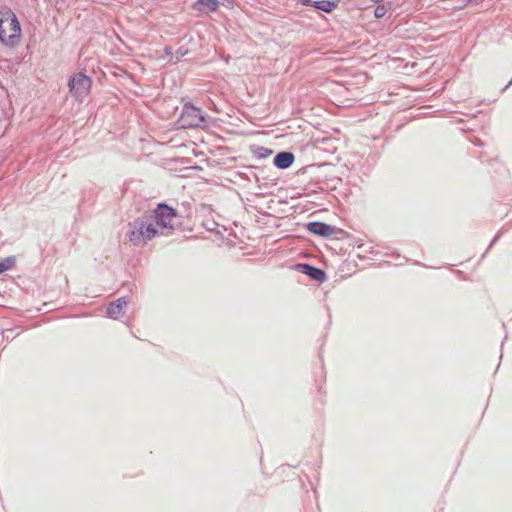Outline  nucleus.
Listing matches in <instances>:
<instances>
[{"label": "nucleus", "mask_w": 512, "mask_h": 512, "mask_svg": "<svg viewBox=\"0 0 512 512\" xmlns=\"http://www.w3.org/2000/svg\"><path fill=\"white\" fill-rule=\"evenodd\" d=\"M150 216L160 235L165 236L175 229L178 212L166 203H159Z\"/></svg>", "instance_id": "nucleus-3"}, {"label": "nucleus", "mask_w": 512, "mask_h": 512, "mask_svg": "<svg viewBox=\"0 0 512 512\" xmlns=\"http://www.w3.org/2000/svg\"><path fill=\"white\" fill-rule=\"evenodd\" d=\"M219 2L217 0H197L193 4V9L203 12L212 13L218 10Z\"/></svg>", "instance_id": "nucleus-8"}, {"label": "nucleus", "mask_w": 512, "mask_h": 512, "mask_svg": "<svg viewBox=\"0 0 512 512\" xmlns=\"http://www.w3.org/2000/svg\"><path fill=\"white\" fill-rule=\"evenodd\" d=\"M181 120L183 125L192 127L198 126L203 121V118L199 109L192 106H186L183 110Z\"/></svg>", "instance_id": "nucleus-5"}, {"label": "nucleus", "mask_w": 512, "mask_h": 512, "mask_svg": "<svg viewBox=\"0 0 512 512\" xmlns=\"http://www.w3.org/2000/svg\"><path fill=\"white\" fill-rule=\"evenodd\" d=\"M294 162V155L290 152H280L274 158V165L280 169H286Z\"/></svg>", "instance_id": "nucleus-9"}, {"label": "nucleus", "mask_w": 512, "mask_h": 512, "mask_svg": "<svg viewBox=\"0 0 512 512\" xmlns=\"http://www.w3.org/2000/svg\"><path fill=\"white\" fill-rule=\"evenodd\" d=\"M386 12H387V9L385 8V6H382V5L377 6L374 10V16L376 18H382L385 16Z\"/></svg>", "instance_id": "nucleus-14"}, {"label": "nucleus", "mask_w": 512, "mask_h": 512, "mask_svg": "<svg viewBox=\"0 0 512 512\" xmlns=\"http://www.w3.org/2000/svg\"><path fill=\"white\" fill-rule=\"evenodd\" d=\"M252 151L256 156H258L260 158H266L273 153V151L271 149H268L263 146H257L255 148H253Z\"/></svg>", "instance_id": "nucleus-12"}, {"label": "nucleus", "mask_w": 512, "mask_h": 512, "mask_svg": "<svg viewBox=\"0 0 512 512\" xmlns=\"http://www.w3.org/2000/svg\"><path fill=\"white\" fill-rule=\"evenodd\" d=\"M92 80L90 77L79 73L69 81V90L73 97L82 101L90 92Z\"/></svg>", "instance_id": "nucleus-4"}, {"label": "nucleus", "mask_w": 512, "mask_h": 512, "mask_svg": "<svg viewBox=\"0 0 512 512\" xmlns=\"http://www.w3.org/2000/svg\"><path fill=\"white\" fill-rule=\"evenodd\" d=\"M154 225L150 215L135 219L129 224L128 240L133 245L139 246L146 244L157 236H161Z\"/></svg>", "instance_id": "nucleus-1"}, {"label": "nucleus", "mask_w": 512, "mask_h": 512, "mask_svg": "<svg viewBox=\"0 0 512 512\" xmlns=\"http://www.w3.org/2000/svg\"><path fill=\"white\" fill-rule=\"evenodd\" d=\"M307 230L315 235L330 237L335 233V228L322 223V222H310L307 224Z\"/></svg>", "instance_id": "nucleus-6"}, {"label": "nucleus", "mask_w": 512, "mask_h": 512, "mask_svg": "<svg viewBox=\"0 0 512 512\" xmlns=\"http://www.w3.org/2000/svg\"><path fill=\"white\" fill-rule=\"evenodd\" d=\"M15 260L12 257H8L0 260V274L9 270L14 265Z\"/></svg>", "instance_id": "nucleus-13"}, {"label": "nucleus", "mask_w": 512, "mask_h": 512, "mask_svg": "<svg viewBox=\"0 0 512 512\" xmlns=\"http://www.w3.org/2000/svg\"><path fill=\"white\" fill-rule=\"evenodd\" d=\"M339 0H321L314 1L313 7L326 13L332 12L338 7Z\"/></svg>", "instance_id": "nucleus-10"}, {"label": "nucleus", "mask_w": 512, "mask_h": 512, "mask_svg": "<svg viewBox=\"0 0 512 512\" xmlns=\"http://www.w3.org/2000/svg\"><path fill=\"white\" fill-rule=\"evenodd\" d=\"M301 268L303 269V272L305 274H307L308 276L315 280L322 281L325 277V274L322 270L312 267L308 264L301 265Z\"/></svg>", "instance_id": "nucleus-11"}, {"label": "nucleus", "mask_w": 512, "mask_h": 512, "mask_svg": "<svg viewBox=\"0 0 512 512\" xmlns=\"http://www.w3.org/2000/svg\"><path fill=\"white\" fill-rule=\"evenodd\" d=\"M21 38V28L16 15L10 11H0V41L13 47L17 45Z\"/></svg>", "instance_id": "nucleus-2"}, {"label": "nucleus", "mask_w": 512, "mask_h": 512, "mask_svg": "<svg viewBox=\"0 0 512 512\" xmlns=\"http://www.w3.org/2000/svg\"><path fill=\"white\" fill-rule=\"evenodd\" d=\"M299 2L302 4V5H305V6H313V1L312 0H299Z\"/></svg>", "instance_id": "nucleus-15"}, {"label": "nucleus", "mask_w": 512, "mask_h": 512, "mask_svg": "<svg viewBox=\"0 0 512 512\" xmlns=\"http://www.w3.org/2000/svg\"><path fill=\"white\" fill-rule=\"evenodd\" d=\"M127 305L125 298H119L112 302L107 308V314L113 319H118L123 315V309Z\"/></svg>", "instance_id": "nucleus-7"}]
</instances>
